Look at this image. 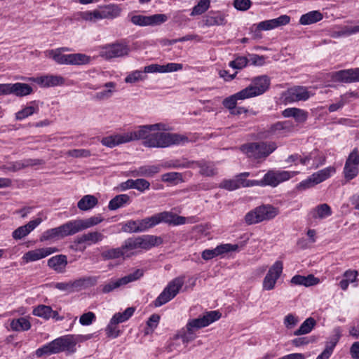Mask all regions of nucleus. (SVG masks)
Listing matches in <instances>:
<instances>
[{
	"instance_id": "nucleus-22",
	"label": "nucleus",
	"mask_w": 359,
	"mask_h": 359,
	"mask_svg": "<svg viewBox=\"0 0 359 359\" xmlns=\"http://www.w3.org/2000/svg\"><path fill=\"white\" fill-rule=\"evenodd\" d=\"M104 220V218L100 216H93L87 219H78L72 220L73 224L76 231V233L82 231L88 228L93 227Z\"/></svg>"
},
{
	"instance_id": "nucleus-43",
	"label": "nucleus",
	"mask_w": 359,
	"mask_h": 359,
	"mask_svg": "<svg viewBox=\"0 0 359 359\" xmlns=\"http://www.w3.org/2000/svg\"><path fill=\"white\" fill-rule=\"evenodd\" d=\"M251 182H254V185H260V186H271L273 187H276V176L275 171L269 170L267 173H266L262 180L260 181L257 180H251Z\"/></svg>"
},
{
	"instance_id": "nucleus-26",
	"label": "nucleus",
	"mask_w": 359,
	"mask_h": 359,
	"mask_svg": "<svg viewBox=\"0 0 359 359\" xmlns=\"http://www.w3.org/2000/svg\"><path fill=\"white\" fill-rule=\"evenodd\" d=\"M282 114L284 117H292L295 121L299 123H304L308 118V112L299 108H287L283 111Z\"/></svg>"
},
{
	"instance_id": "nucleus-39",
	"label": "nucleus",
	"mask_w": 359,
	"mask_h": 359,
	"mask_svg": "<svg viewBox=\"0 0 359 359\" xmlns=\"http://www.w3.org/2000/svg\"><path fill=\"white\" fill-rule=\"evenodd\" d=\"M316 324V321L314 318L311 317L306 318L300 327L294 332V335L299 336L311 332Z\"/></svg>"
},
{
	"instance_id": "nucleus-29",
	"label": "nucleus",
	"mask_w": 359,
	"mask_h": 359,
	"mask_svg": "<svg viewBox=\"0 0 359 359\" xmlns=\"http://www.w3.org/2000/svg\"><path fill=\"white\" fill-rule=\"evenodd\" d=\"M204 22L205 25L208 27L224 25L226 23L225 15L219 11H210L205 16Z\"/></svg>"
},
{
	"instance_id": "nucleus-8",
	"label": "nucleus",
	"mask_w": 359,
	"mask_h": 359,
	"mask_svg": "<svg viewBox=\"0 0 359 359\" xmlns=\"http://www.w3.org/2000/svg\"><path fill=\"white\" fill-rule=\"evenodd\" d=\"M278 214L277 208L271 205H262L248 212L245 217L248 225L258 224L264 220L273 219Z\"/></svg>"
},
{
	"instance_id": "nucleus-64",
	"label": "nucleus",
	"mask_w": 359,
	"mask_h": 359,
	"mask_svg": "<svg viewBox=\"0 0 359 359\" xmlns=\"http://www.w3.org/2000/svg\"><path fill=\"white\" fill-rule=\"evenodd\" d=\"M298 322H299V320L297 316H295L292 313H289L285 317L283 323H284V325L287 329H292L297 325Z\"/></svg>"
},
{
	"instance_id": "nucleus-28",
	"label": "nucleus",
	"mask_w": 359,
	"mask_h": 359,
	"mask_svg": "<svg viewBox=\"0 0 359 359\" xmlns=\"http://www.w3.org/2000/svg\"><path fill=\"white\" fill-rule=\"evenodd\" d=\"M35 82L42 87H50L61 85L64 79L60 76L46 75L35 79Z\"/></svg>"
},
{
	"instance_id": "nucleus-50",
	"label": "nucleus",
	"mask_w": 359,
	"mask_h": 359,
	"mask_svg": "<svg viewBox=\"0 0 359 359\" xmlns=\"http://www.w3.org/2000/svg\"><path fill=\"white\" fill-rule=\"evenodd\" d=\"M297 172H290V171H275L276 176V187L280 183L288 180L292 177H294Z\"/></svg>"
},
{
	"instance_id": "nucleus-7",
	"label": "nucleus",
	"mask_w": 359,
	"mask_h": 359,
	"mask_svg": "<svg viewBox=\"0 0 359 359\" xmlns=\"http://www.w3.org/2000/svg\"><path fill=\"white\" fill-rule=\"evenodd\" d=\"M46 56L52 58L59 65H82L88 64L90 57L83 53H71L64 55L60 50H48Z\"/></svg>"
},
{
	"instance_id": "nucleus-25",
	"label": "nucleus",
	"mask_w": 359,
	"mask_h": 359,
	"mask_svg": "<svg viewBox=\"0 0 359 359\" xmlns=\"http://www.w3.org/2000/svg\"><path fill=\"white\" fill-rule=\"evenodd\" d=\"M97 283V277L86 276L72 281L73 292H78L83 289L94 286Z\"/></svg>"
},
{
	"instance_id": "nucleus-30",
	"label": "nucleus",
	"mask_w": 359,
	"mask_h": 359,
	"mask_svg": "<svg viewBox=\"0 0 359 359\" xmlns=\"http://www.w3.org/2000/svg\"><path fill=\"white\" fill-rule=\"evenodd\" d=\"M290 282L293 285L310 287L318 284L319 280L312 274L307 276L295 275L292 278Z\"/></svg>"
},
{
	"instance_id": "nucleus-55",
	"label": "nucleus",
	"mask_w": 359,
	"mask_h": 359,
	"mask_svg": "<svg viewBox=\"0 0 359 359\" xmlns=\"http://www.w3.org/2000/svg\"><path fill=\"white\" fill-rule=\"evenodd\" d=\"M144 274V272L142 269H136L133 273H130L121 278L122 282L124 285H126L129 283L135 281L140 279Z\"/></svg>"
},
{
	"instance_id": "nucleus-1",
	"label": "nucleus",
	"mask_w": 359,
	"mask_h": 359,
	"mask_svg": "<svg viewBox=\"0 0 359 359\" xmlns=\"http://www.w3.org/2000/svg\"><path fill=\"white\" fill-rule=\"evenodd\" d=\"M163 123L140 126L136 130L126 133L128 142L133 140H144L143 144L150 148H165L173 144L187 142L188 138L176 133L152 131L165 130Z\"/></svg>"
},
{
	"instance_id": "nucleus-5",
	"label": "nucleus",
	"mask_w": 359,
	"mask_h": 359,
	"mask_svg": "<svg viewBox=\"0 0 359 359\" xmlns=\"http://www.w3.org/2000/svg\"><path fill=\"white\" fill-rule=\"evenodd\" d=\"M121 8L118 5L111 4L100 6L93 11L81 12L80 17L86 21L95 22L102 19H113L120 15Z\"/></svg>"
},
{
	"instance_id": "nucleus-20",
	"label": "nucleus",
	"mask_w": 359,
	"mask_h": 359,
	"mask_svg": "<svg viewBox=\"0 0 359 359\" xmlns=\"http://www.w3.org/2000/svg\"><path fill=\"white\" fill-rule=\"evenodd\" d=\"M57 251V248L51 247L29 250L24 254L22 259L26 263L35 262Z\"/></svg>"
},
{
	"instance_id": "nucleus-47",
	"label": "nucleus",
	"mask_w": 359,
	"mask_h": 359,
	"mask_svg": "<svg viewBox=\"0 0 359 359\" xmlns=\"http://www.w3.org/2000/svg\"><path fill=\"white\" fill-rule=\"evenodd\" d=\"M134 311V308L128 307L123 313H115L111 320L116 324L123 323L133 316Z\"/></svg>"
},
{
	"instance_id": "nucleus-57",
	"label": "nucleus",
	"mask_w": 359,
	"mask_h": 359,
	"mask_svg": "<svg viewBox=\"0 0 359 359\" xmlns=\"http://www.w3.org/2000/svg\"><path fill=\"white\" fill-rule=\"evenodd\" d=\"M337 340L330 341L326 345L325 350L317 357L316 359H329L333 350L337 345Z\"/></svg>"
},
{
	"instance_id": "nucleus-33",
	"label": "nucleus",
	"mask_w": 359,
	"mask_h": 359,
	"mask_svg": "<svg viewBox=\"0 0 359 359\" xmlns=\"http://www.w3.org/2000/svg\"><path fill=\"white\" fill-rule=\"evenodd\" d=\"M245 99H248V97L245 96L243 90H241V91L225 98L222 102V104L224 107L229 109L231 112L236 107L238 100H243Z\"/></svg>"
},
{
	"instance_id": "nucleus-48",
	"label": "nucleus",
	"mask_w": 359,
	"mask_h": 359,
	"mask_svg": "<svg viewBox=\"0 0 359 359\" xmlns=\"http://www.w3.org/2000/svg\"><path fill=\"white\" fill-rule=\"evenodd\" d=\"M210 0H200L196 5L191 13V16L198 15L204 13L210 7Z\"/></svg>"
},
{
	"instance_id": "nucleus-54",
	"label": "nucleus",
	"mask_w": 359,
	"mask_h": 359,
	"mask_svg": "<svg viewBox=\"0 0 359 359\" xmlns=\"http://www.w3.org/2000/svg\"><path fill=\"white\" fill-rule=\"evenodd\" d=\"M194 332L189 333L187 330L182 329L174 336V339H181L183 344H188L194 339Z\"/></svg>"
},
{
	"instance_id": "nucleus-24",
	"label": "nucleus",
	"mask_w": 359,
	"mask_h": 359,
	"mask_svg": "<svg viewBox=\"0 0 359 359\" xmlns=\"http://www.w3.org/2000/svg\"><path fill=\"white\" fill-rule=\"evenodd\" d=\"M252 186H254V182H251V180L237 178L236 180H224L222 182H221L219 187L229 191H233L240 188L241 187H246Z\"/></svg>"
},
{
	"instance_id": "nucleus-27",
	"label": "nucleus",
	"mask_w": 359,
	"mask_h": 359,
	"mask_svg": "<svg viewBox=\"0 0 359 359\" xmlns=\"http://www.w3.org/2000/svg\"><path fill=\"white\" fill-rule=\"evenodd\" d=\"M67 264V257L64 255L52 257L48 260V266L58 273L64 272Z\"/></svg>"
},
{
	"instance_id": "nucleus-4",
	"label": "nucleus",
	"mask_w": 359,
	"mask_h": 359,
	"mask_svg": "<svg viewBox=\"0 0 359 359\" xmlns=\"http://www.w3.org/2000/svg\"><path fill=\"white\" fill-rule=\"evenodd\" d=\"M76 341L73 335H65L38 348L36 355L37 357H41L43 355L58 353L64 351L74 353L76 351Z\"/></svg>"
},
{
	"instance_id": "nucleus-12",
	"label": "nucleus",
	"mask_w": 359,
	"mask_h": 359,
	"mask_svg": "<svg viewBox=\"0 0 359 359\" xmlns=\"http://www.w3.org/2000/svg\"><path fill=\"white\" fill-rule=\"evenodd\" d=\"M270 79L266 76H260L255 78L250 86L243 89L248 98L262 95L269 88Z\"/></svg>"
},
{
	"instance_id": "nucleus-59",
	"label": "nucleus",
	"mask_w": 359,
	"mask_h": 359,
	"mask_svg": "<svg viewBox=\"0 0 359 359\" xmlns=\"http://www.w3.org/2000/svg\"><path fill=\"white\" fill-rule=\"evenodd\" d=\"M90 151L88 149H72L67 152V155L74 158H87L90 156Z\"/></svg>"
},
{
	"instance_id": "nucleus-52",
	"label": "nucleus",
	"mask_w": 359,
	"mask_h": 359,
	"mask_svg": "<svg viewBox=\"0 0 359 359\" xmlns=\"http://www.w3.org/2000/svg\"><path fill=\"white\" fill-rule=\"evenodd\" d=\"M148 26L158 25L165 22L168 20V17L165 14H154L147 16Z\"/></svg>"
},
{
	"instance_id": "nucleus-9",
	"label": "nucleus",
	"mask_w": 359,
	"mask_h": 359,
	"mask_svg": "<svg viewBox=\"0 0 359 359\" xmlns=\"http://www.w3.org/2000/svg\"><path fill=\"white\" fill-rule=\"evenodd\" d=\"M184 276H178L171 280L154 301V306H161L172 299L184 283Z\"/></svg>"
},
{
	"instance_id": "nucleus-32",
	"label": "nucleus",
	"mask_w": 359,
	"mask_h": 359,
	"mask_svg": "<svg viewBox=\"0 0 359 359\" xmlns=\"http://www.w3.org/2000/svg\"><path fill=\"white\" fill-rule=\"evenodd\" d=\"M101 142L107 147H114L118 144L128 142L126 133L105 137L102 139Z\"/></svg>"
},
{
	"instance_id": "nucleus-14",
	"label": "nucleus",
	"mask_w": 359,
	"mask_h": 359,
	"mask_svg": "<svg viewBox=\"0 0 359 359\" xmlns=\"http://www.w3.org/2000/svg\"><path fill=\"white\" fill-rule=\"evenodd\" d=\"M311 94L307 88L304 86H294L287 89L282 95L285 104L292 103L299 101H306Z\"/></svg>"
},
{
	"instance_id": "nucleus-18",
	"label": "nucleus",
	"mask_w": 359,
	"mask_h": 359,
	"mask_svg": "<svg viewBox=\"0 0 359 359\" xmlns=\"http://www.w3.org/2000/svg\"><path fill=\"white\" fill-rule=\"evenodd\" d=\"M238 248L239 247L237 244H222L214 249L203 250L201 257L205 260H209L224 253L236 251L238 250Z\"/></svg>"
},
{
	"instance_id": "nucleus-16",
	"label": "nucleus",
	"mask_w": 359,
	"mask_h": 359,
	"mask_svg": "<svg viewBox=\"0 0 359 359\" xmlns=\"http://www.w3.org/2000/svg\"><path fill=\"white\" fill-rule=\"evenodd\" d=\"M129 47L123 43H111L102 47L100 55L105 59L123 57L128 54Z\"/></svg>"
},
{
	"instance_id": "nucleus-31",
	"label": "nucleus",
	"mask_w": 359,
	"mask_h": 359,
	"mask_svg": "<svg viewBox=\"0 0 359 359\" xmlns=\"http://www.w3.org/2000/svg\"><path fill=\"white\" fill-rule=\"evenodd\" d=\"M191 164H196L200 168V174L203 176L212 177L217 173V168L212 162L199 161L192 162Z\"/></svg>"
},
{
	"instance_id": "nucleus-45",
	"label": "nucleus",
	"mask_w": 359,
	"mask_h": 359,
	"mask_svg": "<svg viewBox=\"0 0 359 359\" xmlns=\"http://www.w3.org/2000/svg\"><path fill=\"white\" fill-rule=\"evenodd\" d=\"M314 218H325L332 215L330 207L327 203L320 204L312 212Z\"/></svg>"
},
{
	"instance_id": "nucleus-38",
	"label": "nucleus",
	"mask_w": 359,
	"mask_h": 359,
	"mask_svg": "<svg viewBox=\"0 0 359 359\" xmlns=\"http://www.w3.org/2000/svg\"><path fill=\"white\" fill-rule=\"evenodd\" d=\"M335 171L336 170L334 167L330 166L316 172H314L311 175L313 178V182L318 184L329 178L332 174L335 172Z\"/></svg>"
},
{
	"instance_id": "nucleus-13",
	"label": "nucleus",
	"mask_w": 359,
	"mask_h": 359,
	"mask_svg": "<svg viewBox=\"0 0 359 359\" xmlns=\"http://www.w3.org/2000/svg\"><path fill=\"white\" fill-rule=\"evenodd\" d=\"M283 270V264L281 261H276L269 268L266 275L265 276L262 287L265 290H271L275 286L278 279L280 277Z\"/></svg>"
},
{
	"instance_id": "nucleus-53",
	"label": "nucleus",
	"mask_w": 359,
	"mask_h": 359,
	"mask_svg": "<svg viewBox=\"0 0 359 359\" xmlns=\"http://www.w3.org/2000/svg\"><path fill=\"white\" fill-rule=\"evenodd\" d=\"M139 220H129L122 227L125 232L138 233L140 232Z\"/></svg>"
},
{
	"instance_id": "nucleus-46",
	"label": "nucleus",
	"mask_w": 359,
	"mask_h": 359,
	"mask_svg": "<svg viewBox=\"0 0 359 359\" xmlns=\"http://www.w3.org/2000/svg\"><path fill=\"white\" fill-rule=\"evenodd\" d=\"M52 313V308L49 306H46L43 304H41L35 307L32 312L33 315L46 320L51 318Z\"/></svg>"
},
{
	"instance_id": "nucleus-35",
	"label": "nucleus",
	"mask_w": 359,
	"mask_h": 359,
	"mask_svg": "<svg viewBox=\"0 0 359 359\" xmlns=\"http://www.w3.org/2000/svg\"><path fill=\"white\" fill-rule=\"evenodd\" d=\"M130 201V197L128 194H119L110 200L108 208L110 210H116L128 204Z\"/></svg>"
},
{
	"instance_id": "nucleus-3",
	"label": "nucleus",
	"mask_w": 359,
	"mask_h": 359,
	"mask_svg": "<svg viewBox=\"0 0 359 359\" xmlns=\"http://www.w3.org/2000/svg\"><path fill=\"white\" fill-rule=\"evenodd\" d=\"M139 222L140 232H143L160 223H166L174 226L184 224L186 222V218L171 212L163 211L140 219Z\"/></svg>"
},
{
	"instance_id": "nucleus-36",
	"label": "nucleus",
	"mask_w": 359,
	"mask_h": 359,
	"mask_svg": "<svg viewBox=\"0 0 359 359\" xmlns=\"http://www.w3.org/2000/svg\"><path fill=\"white\" fill-rule=\"evenodd\" d=\"M323 18V14L319 11H313L302 15L299 23L304 25H311L320 21Z\"/></svg>"
},
{
	"instance_id": "nucleus-49",
	"label": "nucleus",
	"mask_w": 359,
	"mask_h": 359,
	"mask_svg": "<svg viewBox=\"0 0 359 359\" xmlns=\"http://www.w3.org/2000/svg\"><path fill=\"white\" fill-rule=\"evenodd\" d=\"M39 111V107L37 106H28L19 111L15 114V118L17 120H22L34 113H36Z\"/></svg>"
},
{
	"instance_id": "nucleus-44",
	"label": "nucleus",
	"mask_w": 359,
	"mask_h": 359,
	"mask_svg": "<svg viewBox=\"0 0 359 359\" xmlns=\"http://www.w3.org/2000/svg\"><path fill=\"white\" fill-rule=\"evenodd\" d=\"M351 97H358V94L354 92H350L341 95V100L337 103L332 104L329 106V111L330 112L337 111L348 102Z\"/></svg>"
},
{
	"instance_id": "nucleus-17",
	"label": "nucleus",
	"mask_w": 359,
	"mask_h": 359,
	"mask_svg": "<svg viewBox=\"0 0 359 359\" xmlns=\"http://www.w3.org/2000/svg\"><path fill=\"white\" fill-rule=\"evenodd\" d=\"M358 164L359 160L357 157V148H355L349 154L344 168V177L346 180H351L358 175L359 171Z\"/></svg>"
},
{
	"instance_id": "nucleus-56",
	"label": "nucleus",
	"mask_w": 359,
	"mask_h": 359,
	"mask_svg": "<svg viewBox=\"0 0 359 359\" xmlns=\"http://www.w3.org/2000/svg\"><path fill=\"white\" fill-rule=\"evenodd\" d=\"M145 78V76L143 74V72L136 70L134 72H132L130 73L126 78H125V82L126 83H135L140 80H144Z\"/></svg>"
},
{
	"instance_id": "nucleus-61",
	"label": "nucleus",
	"mask_w": 359,
	"mask_h": 359,
	"mask_svg": "<svg viewBox=\"0 0 359 359\" xmlns=\"http://www.w3.org/2000/svg\"><path fill=\"white\" fill-rule=\"evenodd\" d=\"M161 180L165 182H174L176 180L182 181V176L180 172H170L162 175Z\"/></svg>"
},
{
	"instance_id": "nucleus-42",
	"label": "nucleus",
	"mask_w": 359,
	"mask_h": 359,
	"mask_svg": "<svg viewBox=\"0 0 359 359\" xmlns=\"http://www.w3.org/2000/svg\"><path fill=\"white\" fill-rule=\"evenodd\" d=\"M11 327L14 331H26L30 329V322L25 318L14 319L11 323Z\"/></svg>"
},
{
	"instance_id": "nucleus-34",
	"label": "nucleus",
	"mask_w": 359,
	"mask_h": 359,
	"mask_svg": "<svg viewBox=\"0 0 359 359\" xmlns=\"http://www.w3.org/2000/svg\"><path fill=\"white\" fill-rule=\"evenodd\" d=\"M104 236L98 231H91L83 234L81 237L78 238L76 243L81 244L83 243H97L102 241Z\"/></svg>"
},
{
	"instance_id": "nucleus-10",
	"label": "nucleus",
	"mask_w": 359,
	"mask_h": 359,
	"mask_svg": "<svg viewBox=\"0 0 359 359\" xmlns=\"http://www.w3.org/2000/svg\"><path fill=\"white\" fill-rule=\"evenodd\" d=\"M222 314L219 311L205 312L203 316L189 320L186 325V329L188 332L193 333L194 330L207 327L219 320Z\"/></svg>"
},
{
	"instance_id": "nucleus-11",
	"label": "nucleus",
	"mask_w": 359,
	"mask_h": 359,
	"mask_svg": "<svg viewBox=\"0 0 359 359\" xmlns=\"http://www.w3.org/2000/svg\"><path fill=\"white\" fill-rule=\"evenodd\" d=\"M76 234L72 220L69 221L58 227L46 230L40 238L41 241H46L54 238H62Z\"/></svg>"
},
{
	"instance_id": "nucleus-23",
	"label": "nucleus",
	"mask_w": 359,
	"mask_h": 359,
	"mask_svg": "<svg viewBox=\"0 0 359 359\" xmlns=\"http://www.w3.org/2000/svg\"><path fill=\"white\" fill-rule=\"evenodd\" d=\"M41 222L42 219L41 218H36L29 222L27 224L18 227L12 233L13 238L15 240L22 239L39 225Z\"/></svg>"
},
{
	"instance_id": "nucleus-40",
	"label": "nucleus",
	"mask_w": 359,
	"mask_h": 359,
	"mask_svg": "<svg viewBox=\"0 0 359 359\" xmlns=\"http://www.w3.org/2000/svg\"><path fill=\"white\" fill-rule=\"evenodd\" d=\"M102 257L104 260L114 259L120 257H126V252L123 248V246L116 248H111L101 253Z\"/></svg>"
},
{
	"instance_id": "nucleus-58",
	"label": "nucleus",
	"mask_w": 359,
	"mask_h": 359,
	"mask_svg": "<svg viewBox=\"0 0 359 359\" xmlns=\"http://www.w3.org/2000/svg\"><path fill=\"white\" fill-rule=\"evenodd\" d=\"M121 285H124L121 278H118L116 280H111L108 283L103 285L102 291L103 293H109Z\"/></svg>"
},
{
	"instance_id": "nucleus-15",
	"label": "nucleus",
	"mask_w": 359,
	"mask_h": 359,
	"mask_svg": "<svg viewBox=\"0 0 359 359\" xmlns=\"http://www.w3.org/2000/svg\"><path fill=\"white\" fill-rule=\"evenodd\" d=\"M290 16L287 15H283L275 19L262 21L257 25H254L252 29L255 27L254 34L255 36H258L260 31L262 30L268 31L280 26L286 25L290 23Z\"/></svg>"
},
{
	"instance_id": "nucleus-19",
	"label": "nucleus",
	"mask_w": 359,
	"mask_h": 359,
	"mask_svg": "<svg viewBox=\"0 0 359 359\" xmlns=\"http://www.w3.org/2000/svg\"><path fill=\"white\" fill-rule=\"evenodd\" d=\"M4 95L15 94L17 96H25L32 92V88L27 83H4Z\"/></svg>"
},
{
	"instance_id": "nucleus-63",
	"label": "nucleus",
	"mask_w": 359,
	"mask_h": 359,
	"mask_svg": "<svg viewBox=\"0 0 359 359\" xmlns=\"http://www.w3.org/2000/svg\"><path fill=\"white\" fill-rule=\"evenodd\" d=\"M252 5L250 0H234L233 6L238 11H245L248 10Z\"/></svg>"
},
{
	"instance_id": "nucleus-2",
	"label": "nucleus",
	"mask_w": 359,
	"mask_h": 359,
	"mask_svg": "<svg viewBox=\"0 0 359 359\" xmlns=\"http://www.w3.org/2000/svg\"><path fill=\"white\" fill-rule=\"evenodd\" d=\"M161 237L154 235H143L127 238L122 245L126 252V257L134 255L133 252L137 249L149 250L150 248L162 244Z\"/></svg>"
},
{
	"instance_id": "nucleus-60",
	"label": "nucleus",
	"mask_w": 359,
	"mask_h": 359,
	"mask_svg": "<svg viewBox=\"0 0 359 359\" xmlns=\"http://www.w3.org/2000/svg\"><path fill=\"white\" fill-rule=\"evenodd\" d=\"M248 61L246 57H237L234 60L229 62V66L233 69H241L248 65Z\"/></svg>"
},
{
	"instance_id": "nucleus-6",
	"label": "nucleus",
	"mask_w": 359,
	"mask_h": 359,
	"mask_svg": "<svg viewBox=\"0 0 359 359\" xmlns=\"http://www.w3.org/2000/svg\"><path fill=\"white\" fill-rule=\"evenodd\" d=\"M277 148L273 142H259L245 144L241 146V150L250 158L265 159Z\"/></svg>"
},
{
	"instance_id": "nucleus-21",
	"label": "nucleus",
	"mask_w": 359,
	"mask_h": 359,
	"mask_svg": "<svg viewBox=\"0 0 359 359\" xmlns=\"http://www.w3.org/2000/svg\"><path fill=\"white\" fill-rule=\"evenodd\" d=\"M332 79L339 82L353 83L359 81V68L344 69L335 72Z\"/></svg>"
},
{
	"instance_id": "nucleus-37",
	"label": "nucleus",
	"mask_w": 359,
	"mask_h": 359,
	"mask_svg": "<svg viewBox=\"0 0 359 359\" xmlns=\"http://www.w3.org/2000/svg\"><path fill=\"white\" fill-rule=\"evenodd\" d=\"M98 203L97 198L93 195H86L78 202L77 207L83 211L93 208Z\"/></svg>"
},
{
	"instance_id": "nucleus-51",
	"label": "nucleus",
	"mask_w": 359,
	"mask_h": 359,
	"mask_svg": "<svg viewBox=\"0 0 359 359\" xmlns=\"http://www.w3.org/2000/svg\"><path fill=\"white\" fill-rule=\"evenodd\" d=\"M159 171V165H144L140 167V174H142V177H153Z\"/></svg>"
},
{
	"instance_id": "nucleus-62",
	"label": "nucleus",
	"mask_w": 359,
	"mask_h": 359,
	"mask_svg": "<svg viewBox=\"0 0 359 359\" xmlns=\"http://www.w3.org/2000/svg\"><path fill=\"white\" fill-rule=\"evenodd\" d=\"M150 187V183L147 180L143 178H139L134 180V189L138 190L140 192H143L145 190L149 189Z\"/></svg>"
},
{
	"instance_id": "nucleus-41",
	"label": "nucleus",
	"mask_w": 359,
	"mask_h": 359,
	"mask_svg": "<svg viewBox=\"0 0 359 359\" xmlns=\"http://www.w3.org/2000/svg\"><path fill=\"white\" fill-rule=\"evenodd\" d=\"M116 86V83L114 82L110 81V82L105 83L104 84V87L107 88V90L97 93L95 95V98L98 100H107V99L110 98L111 97L112 94L114 93V92H115Z\"/></svg>"
}]
</instances>
